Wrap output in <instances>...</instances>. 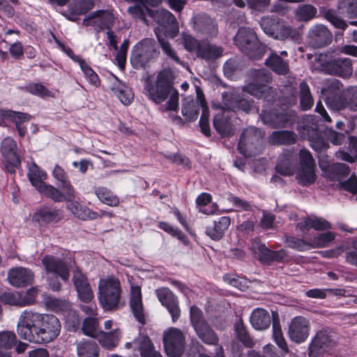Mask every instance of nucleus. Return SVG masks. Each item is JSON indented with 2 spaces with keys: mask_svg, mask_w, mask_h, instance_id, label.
Segmentation results:
<instances>
[{
  "mask_svg": "<svg viewBox=\"0 0 357 357\" xmlns=\"http://www.w3.org/2000/svg\"><path fill=\"white\" fill-rule=\"evenodd\" d=\"M17 331L21 338L29 342L46 344L59 336L61 324L53 314L25 310L19 317Z\"/></svg>",
  "mask_w": 357,
  "mask_h": 357,
  "instance_id": "obj_1",
  "label": "nucleus"
},
{
  "mask_svg": "<svg viewBox=\"0 0 357 357\" xmlns=\"http://www.w3.org/2000/svg\"><path fill=\"white\" fill-rule=\"evenodd\" d=\"M144 94L157 105L166 101L160 107L162 112H176L178 109L179 93L174 87L171 73L167 70L161 71L155 80L147 82Z\"/></svg>",
  "mask_w": 357,
  "mask_h": 357,
  "instance_id": "obj_2",
  "label": "nucleus"
},
{
  "mask_svg": "<svg viewBox=\"0 0 357 357\" xmlns=\"http://www.w3.org/2000/svg\"><path fill=\"white\" fill-rule=\"evenodd\" d=\"M121 295L119 280L114 276L100 279L98 297L100 305L105 310H114L119 308Z\"/></svg>",
  "mask_w": 357,
  "mask_h": 357,
  "instance_id": "obj_3",
  "label": "nucleus"
},
{
  "mask_svg": "<svg viewBox=\"0 0 357 357\" xmlns=\"http://www.w3.org/2000/svg\"><path fill=\"white\" fill-rule=\"evenodd\" d=\"M234 43L245 54L253 59H261L266 52V47L260 43L255 31L250 28H240Z\"/></svg>",
  "mask_w": 357,
  "mask_h": 357,
  "instance_id": "obj_4",
  "label": "nucleus"
},
{
  "mask_svg": "<svg viewBox=\"0 0 357 357\" xmlns=\"http://www.w3.org/2000/svg\"><path fill=\"white\" fill-rule=\"evenodd\" d=\"M252 79L244 86L243 91L250 95L269 102L275 99V92L273 88L266 84L272 80L270 73L264 69L255 70L252 73Z\"/></svg>",
  "mask_w": 357,
  "mask_h": 357,
  "instance_id": "obj_5",
  "label": "nucleus"
},
{
  "mask_svg": "<svg viewBox=\"0 0 357 357\" xmlns=\"http://www.w3.org/2000/svg\"><path fill=\"white\" fill-rule=\"evenodd\" d=\"M263 149V139L259 130L255 127L245 129L241 137L238 150L245 157L259 154Z\"/></svg>",
  "mask_w": 357,
  "mask_h": 357,
  "instance_id": "obj_6",
  "label": "nucleus"
},
{
  "mask_svg": "<svg viewBox=\"0 0 357 357\" xmlns=\"http://www.w3.org/2000/svg\"><path fill=\"white\" fill-rule=\"evenodd\" d=\"M190 321L198 337L207 344H216L218 337L205 321L202 312L196 306L190 308Z\"/></svg>",
  "mask_w": 357,
  "mask_h": 357,
  "instance_id": "obj_7",
  "label": "nucleus"
},
{
  "mask_svg": "<svg viewBox=\"0 0 357 357\" xmlns=\"http://www.w3.org/2000/svg\"><path fill=\"white\" fill-rule=\"evenodd\" d=\"M156 54L155 40L153 38H144L133 47L130 61L137 68L144 66Z\"/></svg>",
  "mask_w": 357,
  "mask_h": 357,
  "instance_id": "obj_8",
  "label": "nucleus"
},
{
  "mask_svg": "<svg viewBox=\"0 0 357 357\" xmlns=\"http://www.w3.org/2000/svg\"><path fill=\"white\" fill-rule=\"evenodd\" d=\"M163 343L167 354L177 357L183 352L185 337L181 330L172 327L164 332Z\"/></svg>",
  "mask_w": 357,
  "mask_h": 357,
  "instance_id": "obj_9",
  "label": "nucleus"
},
{
  "mask_svg": "<svg viewBox=\"0 0 357 357\" xmlns=\"http://www.w3.org/2000/svg\"><path fill=\"white\" fill-rule=\"evenodd\" d=\"M299 168L296 178L303 185H310L315 181L314 160L311 153L302 149L300 151Z\"/></svg>",
  "mask_w": 357,
  "mask_h": 357,
  "instance_id": "obj_10",
  "label": "nucleus"
},
{
  "mask_svg": "<svg viewBox=\"0 0 357 357\" xmlns=\"http://www.w3.org/2000/svg\"><path fill=\"white\" fill-rule=\"evenodd\" d=\"M295 113L291 110H275L268 112L263 109L260 114V119L264 124L273 128L284 127L293 123Z\"/></svg>",
  "mask_w": 357,
  "mask_h": 357,
  "instance_id": "obj_11",
  "label": "nucleus"
},
{
  "mask_svg": "<svg viewBox=\"0 0 357 357\" xmlns=\"http://www.w3.org/2000/svg\"><path fill=\"white\" fill-rule=\"evenodd\" d=\"M310 324L306 318L298 316L291 319L289 326V338L296 343L305 342L310 335Z\"/></svg>",
  "mask_w": 357,
  "mask_h": 357,
  "instance_id": "obj_12",
  "label": "nucleus"
},
{
  "mask_svg": "<svg viewBox=\"0 0 357 357\" xmlns=\"http://www.w3.org/2000/svg\"><path fill=\"white\" fill-rule=\"evenodd\" d=\"M42 264L47 274L59 277L63 281L69 279V268L65 261L53 255H45L42 259Z\"/></svg>",
  "mask_w": 357,
  "mask_h": 357,
  "instance_id": "obj_13",
  "label": "nucleus"
},
{
  "mask_svg": "<svg viewBox=\"0 0 357 357\" xmlns=\"http://www.w3.org/2000/svg\"><path fill=\"white\" fill-rule=\"evenodd\" d=\"M251 250L259 260L263 263H269L272 261H282L287 256L285 250L282 249L278 251L271 250L259 239H255L252 241Z\"/></svg>",
  "mask_w": 357,
  "mask_h": 357,
  "instance_id": "obj_14",
  "label": "nucleus"
},
{
  "mask_svg": "<svg viewBox=\"0 0 357 357\" xmlns=\"http://www.w3.org/2000/svg\"><path fill=\"white\" fill-rule=\"evenodd\" d=\"M155 294L161 304L168 310L173 322H175L181 314L177 298L168 288L165 287L157 289Z\"/></svg>",
  "mask_w": 357,
  "mask_h": 357,
  "instance_id": "obj_15",
  "label": "nucleus"
},
{
  "mask_svg": "<svg viewBox=\"0 0 357 357\" xmlns=\"http://www.w3.org/2000/svg\"><path fill=\"white\" fill-rule=\"evenodd\" d=\"M125 347L139 350L142 357H162L159 352L154 349L152 342L146 336H139L132 342H126Z\"/></svg>",
  "mask_w": 357,
  "mask_h": 357,
  "instance_id": "obj_16",
  "label": "nucleus"
},
{
  "mask_svg": "<svg viewBox=\"0 0 357 357\" xmlns=\"http://www.w3.org/2000/svg\"><path fill=\"white\" fill-rule=\"evenodd\" d=\"M269 22H272V21L268 19L263 23L264 28L265 29L267 35L278 40H285L287 38L298 40L299 37V32L297 29H292L291 26L280 22L276 32H274L275 29L273 28L267 26L268 23Z\"/></svg>",
  "mask_w": 357,
  "mask_h": 357,
  "instance_id": "obj_17",
  "label": "nucleus"
},
{
  "mask_svg": "<svg viewBox=\"0 0 357 357\" xmlns=\"http://www.w3.org/2000/svg\"><path fill=\"white\" fill-rule=\"evenodd\" d=\"M8 280L13 286L17 287H24L32 282L33 274L28 268L16 267L8 271Z\"/></svg>",
  "mask_w": 357,
  "mask_h": 357,
  "instance_id": "obj_18",
  "label": "nucleus"
},
{
  "mask_svg": "<svg viewBox=\"0 0 357 357\" xmlns=\"http://www.w3.org/2000/svg\"><path fill=\"white\" fill-rule=\"evenodd\" d=\"M331 32L322 24L314 25L308 33L309 42L315 47L327 45L331 41Z\"/></svg>",
  "mask_w": 357,
  "mask_h": 357,
  "instance_id": "obj_19",
  "label": "nucleus"
},
{
  "mask_svg": "<svg viewBox=\"0 0 357 357\" xmlns=\"http://www.w3.org/2000/svg\"><path fill=\"white\" fill-rule=\"evenodd\" d=\"M193 29L195 31L209 36L218 33L217 24L209 16L201 14L194 17Z\"/></svg>",
  "mask_w": 357,
  "mask_h": 357,
  "instance_id": "obj_20",
  "label": "nucleus"
},
{
  "mask_svg": "<svg viewBox=\"0 0 357 357\" xmlns=\"http://www.w3.org/2000/svg\"><path fill=\"white\" fill-rule=\"evenodd\" d=\"M114 20V16L107 10H99L91 16L86 17L83 23L86 26H93L96 29L108 28Z\"/></svg>",
  "mask_w": 357,
  "mask_h": 357,
  "instance_id": "obj_21",
  "label": "nucleus"
},
{
  "mask_svg": "<svg viewBox=\"0 0 357 357\" xmlns=\"http://www.w3.org/2000/svg\"><path fill=\"white\" fill-rule=\"evenodd\" d=\"M74 199H68L66 208L75 217L80 220H88L98 218V213L91 211L86 206L80 204Z\"/></svg>",
  "mask_w": 357,
  "mask_h": 357,
  "instance_id": "obj_22",
  "label": "nucleus"
},
{
  "mask_svg": "<svg viewBox=\"0 0 357 357\" xmlns=\"http://www.w3.org/2000/svg\"><path fill=\"white\" fill-rule=\"evenodd\" d=\"M1 153L5 160L13 167H17L20 164L19 155L17 153V144L15 140L7 137L1 142Z\"/></svg>",
  "mask_w": 357,
  "mask_h": 357,
  "instance_id": "obj_23",
  "label": "nucleus"
},
{
  "mask_svg": "<svg viewBox=\"0 0 357 357\" xmlns=\"http://www.w3.org/2000/svg\"><path fill=\"white\" fill-rule=\"evenodd\" d=\"M352 73L351 60L349 58L337 57L335 54L328 74L347 77Z\"/></svg>",
  "mask_w": 357,
  "mask_h": 357,
  "instance_id": "obj_24",
  "label": "nucleus"
},
{
  "mask_svg": "<svg viewBox=\"0 0 357 357\" xmlns=\"http://www.w3.org/2000/svg\"><path fill=\"white\" fill-rule=\"evenodd\" d=\"M130 307L135 319L141 324L144 323V315L142 301L141 288L137 285H131Z\"/></svg>",
  "mask_w": 357,
  "mask_h": 357,
  "instance_id": "obj_25",
  "label": "nucleus"
},
{
  "mask_svg": "<svg viewBox=\"0 0 357 357\" xmlns=\"http://www.w3.org/2000/svg\"><path fill=\"white\" fill-rule=\"evenodd\" d=\"M250 321L255 329L262 331L267 329L270 326L271 319L267 310L259 307L252 311Z\"/></svg>",
  "mask_w": 357,
  "mask_h": 357,
  "instance_id": "obj_26",
  "label": "nucleus"
},
{
  "mask_svg": "<svg viewBox=\"0 0 357 357\" xmlns=\"http://www.w3.org/2000/svg\"><path fill=\"white\" fill-rule=\"evenodd\" d=\"M335 344L333 333L328 328H323L317 332L313 338L310 347L312 349L330 348Z\"/></svg>",
  "mask_w": 357,
  "mask_h": 357,
  "instance_id": "obj_27",
  "label": "nucleus"
},
{
  "mask_svg": "<svg viewBox=\"0 0 357 357\" xmlns=\"http://www.w3.org/2000/svg\"><path fill=\"white\" fill-rule=\"evenodd\" d=\"M296 157L291 152L284 153L279 157L276 171L282 175L290 176L294 172Z\"/></svg>",
  "mask_w": 357,
  "mask_h": 357,
  "instance_id": "obj_28",
  "label": "nucleus"
},
{
  "mask_svg": "<svg viewBox=\"0 0 357 357\" xmlns=\"http://www.w3.org/2000/svg\"><path fill=\"white\" fill-rule=\"evenodd\" d=\"M121 336L120 331L116 328L109 333L100 331L96 339L102 347L108 350H112L119 344Z\"/></svg>",
  "mask_w": 357,
  "mask_h": 357,
  "instance_id": "obj_29",
  "label": "nucleus"
},
{
  "mask_svg": "<svg viewBox=\"0 0 357 357\" xmlns=\"http://www.w3.org/2000/svg\"><path fill=\"white\" fill-rule=\"evenodd\" d=\"M229 225L230 218L227 216L221 217L218 221H215L212 226L206 228V234L213 240H219L222 237Z\"/></svg>",
  "mask_w": 357,
  "mask_h": 357,
  "instance_id": "obj_30",
  "label": "nucleus"
},
{
  "mask_svg": "<svg viewBox=\"0 0 357 357\" xmlns=\"http://www.w3.org/2000/svg\"><path fill=\"white\" fill-rule=\"evenodd\" d=\"M111 90L125 105H130L133 100L134 95L130 88L122 84L116 77H114V82Z\"/></svg>",
  "mask_w": 357,
  "mask_h": 357,
  "instance_id": "obj_31",
  "label": "nucleus"
},
{
  "mask_svg": "<svg viewBox=\"0 0 357 357\" xmlns=\"http://www.w3.org/2000/svg\"><path fill=\"white\" fill-rule=\"evenodd\" d=\"M27 176L31 185L38 190L44 185L47 175L35 162L29 165Z\"/></svg>",
  "mask_w": 357,
  "mask_h": 357,
  "instance_id": "obj_32",
  "label": "nucleus"
},
{
  "mask_svg": "<svg viewBox=\"0 0 357 357\" xmlns=\"http://www.w3.org/2000/svg\"><path fill=\"white\" fill-rule=\"evenodd\" d=\"M53 176L59 181L63 190H66L68 197H75V191L71 185L66 171L59 165H56L52 171Z\"/></svg>",
  "mask_w": 357,
  "mask_h": 357,
  "instance_id": "obj_33",
  "label": "nucleus"
},
{
  "mask_svg": "<svg viewBox=\"0 0 357 357\" xmlns=\"http://www.w3.org/2000/svg\"><path fill=\"white\" fill-rule=\"evenodd\" d=\"M223 50L215 45L203 43L197 56L206 61L215 60L222 55Z\"/></svg>",
  "mask_w": 357,
  "mask_h": 357,
  "instance_id": "obj_34",
  "label": "nucleus"
},
{
  "mask_svg": "<svg viewBox=\"0 0 357 357\" xmlns=\"http://www.w3.org/2000/svg\"><path fill=\"white\" fill-rule=\"evenodd\" d=\"M297 227L303 231H307L310 228L316 230H325L331 227V225L321 218H306L299 222Z\"/></svg>",
  "mask_w": 357,
  "mask_h": 357,
  "instance_id": "obj_35",
  "label": "nucleus"
},
{
  "mask_svg": "<svg viewBox=\"0 0 357 357\" xmlns=\"http://www.w3.org/2000/svg\"><path fill=\"white\" fill-rule=\"evenodd\" d=\"M62 218L61 211L43 208L37 211L33 215V219L39 222H56Z\"/></svg>",
  "mask_w": 357,
  "mask_h": 357,
  "instance_id": "obj_36",
  "label": "nucleus"
},
{
  "mask_svg": "<svg viewBox=\"0 0 357 357\" xmlns=\"http://www.w3.org/2000/svg\"><path fill=\"white\" fill-rule=\"evenodd\" d=\"M296 135L289 130L275 131L269 137V142L272 144L289 145L296 142Z\"/></svg>",
  "mask_w": 357,
  "mask_h": 357,
  "instance_id": "obj_37",
  "label": "nucleus"
},
{
  "mask_svg": "<svg viewBox=\"0 0 357 357\" xmlns=\"http://www.w3.org/2000/svg\"><path fill=\"white\" fill-rule=\"evenodd\" d=\"M196 93L197 94V92ZM199 105L200 106V101L197 98L196 100L190 98H185L183 100L181 113L186 120L195 121L197 119L199 114Z\"/></svg>",
  "mask_w": 357,
  "mask_h": 357,
  "instance_id": "obj_38",
  "label": "nucleus"
},
{
  "mask_svg": "<svg viewBox=\"0 0 357 357\" xmlns=\"http://www.w3.org/2000/svg\"><path fill=\"white\" fill-rule=\"evenodd\" d=\"M38 192L48 198L53 199L54 202H60L66 201L68 199H75V197H68L66 190L62 193L59 189L54 187L53 185L47 183H45L38 190Z\"/></svg>",
  "mask_w": 357,
  "mask_h": 357,
  "instance_id": "obj_39",
  "label": "nucleus"
},
{
  "mask_svg": "<svg viewBox=\"0 0 357 357\" xmlns=\"http://www.w3.org/2000/svg\"><path fill=\"white\" fill-rule=\"evenodd\" d=\"M197 98L200 101V107H202V114L199 120L201 130L206 136L210 135V128L208 126L209 111L206 106L204 99V95L201 89L197 88Z\"/></svg>",
  "mask_w": 357,
  "mask_h": 357,
  "instance_id": "obj_40",
  "label": "nucleus"
},
{
  "mask_svg": "<svg viewBox=\"0 0 357 357\" xmlns=\"http://www.w3.org/2000/svg\"><path fill=\"white\" fill-rule=\"evenodd\" d=\"M266 65L278 74L284 75L289 70V64L276 53H272L266 60Z\"/></svg>",
  "mask_w": 357,
  "mask_h": 357,
  "instance_id": "obj_41",
  "label": "nucleus"
},
{
  "mask_svg": "<svg viewBox=\"0 0 357 357\" xmlns=\"http://www.w3.org/2000/svg\"><path fill=\"white\" fill-rule=\"evenodd\" d=\"M347 152L344 150H340L336 153V157L341 160L354 163L357 160V138L351 137H349V143L348 146Z\"/></svg>",
  "mask_w": 357,
  "mask_h": 357,
  "instance_id": "obj_42",
  "label": "nucleus"
},
{
  "mask_svg": "<svg viewBox=\"0 0 357 357\" xmlns=\"http://www.w3.org/2000/svg\"><path fill=\"white\" fill-rule=\"evenodd\" d=\"M334 55L335 52H332L317 55L313 64V68L328 73V68L331 66Z\"/></svg>",
  "mask_w": 357,
  "mask_h": 357,
  "instance_id": "obj_43",
  "label": "nucleus"
},
{
  "mask_svg": "<svg viewBox=\"0 0 357 357\" xmlns=\"http://www.w3.org/2000/svg\"><path fill=\"white\" fill-rule=\"evenodd\" d=\"M77 350L79 357H98V347L92 340L79 342Z\"/></svg>",
  "mask_w": 357,
  "mask_h": 357,
  "instance_id": "obj_44",
  "label": "nucleus"
},
{
  "mask_svg": "<svg viewBox=\"0 0 357 357\" xmlns=\"http://www.w3.org/2000/svg\"><path fill=\"white\" fill-rule=\"evenodd\" d=\"M350 173L349 167L344 163H336L329 167L328 177L331 180L341 182V179L347 177Z\"/></svg>",
  "mask_w": 357,
  "mask_h": 357,
  "instance_id": "obj_45",
  "label": "nucleus"
},
{
  "mask_svg": "<svg viewBox=\"0 0 357 357\" xmlns=\"http://www.w3.org/2000/svg\"><path fill=\"white\" fill-rule=\"evenodd\" d=\"M78 64L88 82L96 88L98 87L100 85V80L97 73L84 59L79 61Z\"/></svg>",
  "mask_w": 357,
  "mask_h": 357,
  "instance_id": "obj_46",
  "label": "nucleus"
},
{
  "mask_svg": "<svg viewBox=\"0 0 357 357\" xmlns=\"http://www.w3.org/2000/svg\"><path fill=\"white\" fill-rule=\"evenodd\" d=\"M326 103L328 107L333 110L340 111L347 108L349 109V102L348 91L340 96L328 98Z\"/></svg>",
  "mask_w": 357,
  "mask_h": 357,
  "instance_id": "obj_47",
  "label": "nucleus"
},
{
  "mask_svg": "<svg viewBox=\"0 0 357 357\" xmlns=\"http://www.w3.org/2000/svg\"><path fill=\"white\" fill-rule=\"evenodd\" d=\"M95 193L98 198L107 205L116 206L119 203V198L105 187L97 188Z\"/></svg>",
  "mask_w": 357,
  "mask_h": 357,
  "instance_id": "obj_48",
  "label": "nucleus"
},
{
  "mask_svg": "<svg viewBox=\"0 0 357 357\" xmlns=\"http://www.w3.org/2000/svg\"><path fill=\"white\" fill-rule=\"evenodd\" d=\"M234 328L236 338H238L245 347H252L254 346L255 342L248 334L241 320L236 321Z\"/></svg>",
  "mask_w": 357,
  "mask_h": 357,
  "instance_id": "obj_49",
  "label": "nucleus"
},
{
  "mask_svg": "<svg viewBox=\"0 0 357 357\" xmlns=\"http://www.w3.org/2000/svg\"><path fill=\"white\" fill-rule=\"evenodd\" d=\"M150 15L161 25L176 24L175 17L165 9H160L155 12L151 11Z\"/></svg>",
  "mask_w": 357,
  "mask_h": 357,
  "instance_id": "obj_50",
  "label": "nucleus"
},
{
  "mask_svg": "<svg viewBox=\"0 0 357 357\" xmlns=\"http://www.w3.org/2000/svg\"><path fill=\"white\" fill-rule=\"evenodd\" d=\"M155 33L164 53L176 63L181 64V61L177 56L176 51L172 47L169 43L162 37L158 29H155Z\"/></svg>",
  "mask_w": 357,
  "mask_h": 357,
  "instance_id": "obj_51",
  "label": "nucleus"
},
{
  "mask_svg": "<svg viewBox=\"0 0 357 357\" xmlns=\"http://www.w3.org/2000/svg\"><path fill=\"white\" fill-rule=\"evenodd\" d=\"M82 331L86 335L96 338L100 332L98 319L93 317L86 318L83 322Z\"/></svg>",
  "mask_w": 357,
  "mask_h": 357,
  "instance_id": "obj_52",
  "label": "nucleus"
},
{
  "mask_svg": "<svg viewBox=\"0 0 357 357\" xmlns=\"http://www.w3.org/2000/svg\"><path fill=\"white\" fill-rule=\"evenodd\" d=\"M296 16L301 21L312 19L317 14V8L310 4L299 6L295 11Z\"/></svg>",
  "mask_w": 357,
  "mask_h": 357,
  "instance_id": "obj_53",
  "label": "nucleus"
},
{
  "mask_svg": "<svg viewBox=\"0 0 357 357\" xmlns=\"http://www.w3.org/2000/svg\"><path fill=\"white\" fill-rule=\"evenodd\" d=\"M181 43L184 48L192 53H195L197 55L202 43L191 35L183 33L181 36Z\"/></svg>",
  "mask_w": 357,
  "mask_h": 357,
  "instance_id": "obj_54",
  "label": "nucleus"
},
{
  "mask_svg": "<svg viewBox=\"0 0 357 357\" xmlns=\"http://www.w3.org/2000/svg\"><path fill=\"white\" fill-rule=\"evenodd\" d=\"M301 107L303 110L309 109L313 105V99L310 92V88L305 82H301Z\"/></svg>",
  "mask_w": 357,
  "mask_h": 357,
  "instance_id": "obj_55",
  "label": "nucleus"
},
{
  "mask_svg": "<svg viewBox=\"0 0 357 357\" xmlns=\"http://www.w3.org/2000/svg\"><path fill=\"white\" fill-rule=\"evenodd\" d=\"M338 8L350 18L357 17V0H342Z\"/></svg>",
  "mask_w": 357,
  "mask_h": 357,
  "instance_id": "obj_56",
  "label": "nucleus"
},
{
  "mask_svg": "<svg viewBox=\"0 0 357 357\" xmlns=\"http://www.w3.org/2000/svg\"><path fill=\"white\" fill-rule=\"evenodd\" d=\"M252 103V101L248 99L235 98H232L227 107L229 109L234 112L241 109L243 112H248L251 110Z\"/></svg>",
  "mask_w": 357,
  "mask_h": 357,
  "instance_id": "obj_57",
  "label": "nucleus"
},
{
  "mask_svg": "<svg viewBox=\"0 0 357 357\" xmlns=\"http://www.w3.org/2000/svg\"><path fill=\"white\" fill-rule=\"evenodd\" d=\"M26 90L34 96H40L42 98L54 97V94L41 84H29L26 86Z\"/></svg>",
  "mask_w": 357,
  "mask_h": 357,
  "instance_id": "obj_58",
  "label": "nucleus"
},
{
  "mask_svg": "<svg viewBox=\"0 0 357 357\" xmlns=\"http://www.w3.org/2000/svg\"><path fill=\"white\" fill-rule=\"evenodd\" d=\"M335 237L333 232L327 231L326 233L319 234L314 238L311 245L314 248H324L328 245Z\"/></svg>",
  "mask_w": 357,
  "mask_h": 357,
  "instance_id": "obj_59",
  "label": "nucleus"
},
{
  "mask_svg": "<svg viewBox=\"0 0 357 357\" xmlns=\"http://www.w3.org/2000/svg\"><path fill=\"white\" fill-rule=\"evenodd\" d=\"M273 336L275 342L283 351V352L287 353L288 351V347L283 337L281 327L280 324L275 321H273Z\"/></svg>",
  "mask_w": 357,
  "mask_h": 357,
  "instance_id": "obj_60",
  "label": "nucleus"
},
{
  "mask_svg": "<svg viewBox=\"0 0 357 357\" xmlns=\"http://www.w3.org/2000/svg\"><path fill=\"white\" fill-rule=\"evenodd\" d=\"M94 0H75L71 6V11L76 15H82L93 8Z\"/></svg>",
  "mask_w": 357,
  "mask_h": 357,
  "instance_id": "obj_61",
  "label": "nucleus"
},
{
  "mask_svg": "<svg viewBox=\"0 0 357 357\" xmlns=\"http://www.w3.org/2000/svg\"><path fill=\"white\" fill-rule=\"evenodd\" d=\"M0 301L4 304L23 306L20 292H5L0 296Z\"/></svg>",
  "mask_w": 357,
  "mask_h": 357,
  "instance_id": "obj_62",
  "label": "nucleus"
},
{
  "mask_svg": "<svg viewBox=\"0 0 357 357\" xmlns=\"http://www.w3.org/2000/svg\"><path fill=\"white\" fill-rule=\"evenodd\" d=\"M6 119L10 120L15 123L16 126L22 125L24 122H27L30 120L31 116L26 113H22L15 112L10 109H6Z\"/></svg>",
  "mask_w": 357,
  "mask_h": 357,
  "instance_id": "obj_63",
  "label": "nucleus"
},
{
  "mask_svg": "<svg viewBox=\"0 0 357 357\" xmlns=\"http://www.w3.org/2000/svg\"><path fill=\"white\" fill-rule=\"evenodd\" d=\"M128 13L135 19H140L143 20L144 22H146V13H150L151 10H150L146 5H135L133 6H130L128 8Z\"/></svg>",
  "mask_w": 357,
  "mask_h": 357,
  "instance_id": "obj_64",
  "label": "nucleus"
}]
</instances>
